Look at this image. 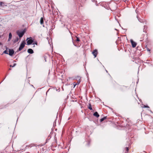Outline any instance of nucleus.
Returning a JSON list of instances; mask_svg holds the SVG:
<instances>
[{
  "label": "nucleus",
  "instance_id": "423d86ee",
  "mask_svg": "<svg viewBox=\"0 0 153 153\" xmlns=\"http://www.w3.org/2000/svg\"><path fill=\"white\" fill-rule=\"evenodd\" d=\"M9 54L11 56L13 55L14 53V51L13 50H9Z\"/></svg>",
  "mask_w": 153,
  "mask_h": 153
},
{
  "label": "nucleus",
  "instance_id": "ddd939ff",
  "mask_svg": "<svg viewBox=\"0 0 153 153\" xmlns=\"http://www.w3.org/2000/svg\"><path fill=\"white\" fill-rule=\"evenodd\" d=\"M19 39L18 38H17L15 40H14V43H16V42H18V41H19Z\"/></svg>",
  "mask_w": 153,
  "mask_h": 153
},
{
  "label": "nucleus",
  "instance_id": "6ab92c4d",
  "mask_svg": "<svg viewBox=\"0 0 153 153\" xmlns=\"http://www.w3.org/2000/svg\"><path fill=\"white\" fill-rule=\"evenodd\" d=\"M3 4V3L2 2H0V6H2V4Z\"/></svg>",
  "mask_w": 153,
  "mask_h": 153
},
{
  "label": "nucleus",
  "instance_id": "0eeeda50",
  "mask_svg": "<svg viewBox=\"0 0 153 153\" xmlns=\"http://www.w3.org/2000/svg\"><path fill=\"white\" fill-rule=\"evenodd\" d=\"M27 52L30 54H32L33 53V51L31 49L29 48L27 50Z\"/></svg>",
  "mask_w": 153,
  "mask_h": 153
},
{
  "label": "nucleus",
  "instance_id": "412c9836",
  "mask_svg": "<svg viewBox=\"0 0 153 153\" xmlns=\"http://www.w3.org/2000/svg\"><path fill=\"white\" fill-rule=\"evenodd\" d=\"M147 51H150V50H149V49H147Z\"/></svg>",
  "mask_w": 153,
  "mask_h": 153
},
{
  "label": "nucleus",
  "instance_id": "1a4fd4ad",
  "mask_svg": "<svg viewBox=\"0 0 153 153\" xmlns=\"http://www.w3.org/2000/svg\"><path fill=\"white\" fill-rule=\"evenodd\" d=\"M12 37V35L11 33H10L9 34V38L8 39V41H10V39H11Z\"/></svg>",
  "mask_w": 153,
  "mask_h": 153
},
{
  "label": "nucleus",
  "instance_id": "2eb2a0df",
  "mask_svg": "<svg viewBox=\"0 0 153 153\" xmlns=\"http://www.w3.org/2000/svg\"><path fill=\"white\" fill-rule=\"evenodd\" d=\"M3 53L8 54V51H7V50H5V51H4Z\"/></svg>",
  "mask_w": 153,
  "mask_h": 153
},
{
  "label": "nucleus",
  "instance_id": "20e7f679",
  "mask_svg": "<svg viewBox=\"0 0 153 153\" xmlns=\"http://www.w3.org/2000/svg\"><path fill=\"white\" fill-rule=\"evenodd\" d=\"M33 42V41L32 39H29L27 41V45H30Z\"/></svg>",
  "mask_w": 153,
  "mask_h": 153
},
{
  "label": "nucleus",
  "instance_id": "f257e3e1",
  "mask_svg": "<svg viewBox=\"0 0 153 153\" xmlns=\"http://www.w3.org/2000/svg\"><path fill=\"white\" fill-rule=\"evenodd\" d=\"M17 34L19 36V37H22L24 34L25 32L24 31H17Z\"/></svg>",
  "mask_w": 153,
  "mask_h": 153
},
{
  "label": "nucleus",
  "instance_id": "7ed1b4c3",
  "mask_svg": "<svg viewBox=\"0 0 153 153\" xmlns=\"http://www.w3.org/2000/svg\"><path fill=\"white\" fill-rule=\"evenodd\" d=\"M130 41L132 47L133 48H135L136 47L137 45V43L133 41L132 40H131Z\"/></svg>",
  "mask_w": 153,
  "mask_h": 153
},
{
  "label": "nucleus",
  "instance_id": "4468645a",
  "mask_svg": "<svg viewBox=\"0 0 153 153\" xmlns=\"http://www.w3.org/2000/svg\"><path fill=\"white\" fill-rule=\"evenodd\" d=\"M106 118V117H104L101 119H100V121L101 122H102L103 120H104Z\"/></svg>",
  "mask_w": 153,
  "mask_h": 153
},
{
  "label": "nucleus",
  "instance_id": "4be33fe9",
  "mask_svg": "<svg viewBox=\"0 0 153 153\" xmlns=\"http://www.w3.org/2000/svg\"><path fill=\"white\" fill-rule=\"evenodd\" d=\"M138 20H139V21L140 22H141L140 20L139 19H138Z\"/></svg>",
  "mask_w": 153,
  "mask_h": 153
},
{
  "label": "nucleus",
  "instance_id": "dca6fc26",
  "mask_svg": "<svg viewBox=\"0 0 153 153\" xmlns=\"http://www.w3.org/2000/svg\"><path fill=\"white\" fill-rule=\"evenodd\" d=\"M76 37V41L79 42L80 41V40L79 39V38L77 37Z\"/></svg>",
  "mask_w": 153,
  "mask_h": 153
},
{
  "label": "nucleus",
  "instance_id": "6e6552de",
  "mask_svg": "<svg viewBox=\"0 0 153 153\" xmlns=\"http://www.w3.org/2000/svg\"><path fill=\"white\" fill-rule=\"evenodd\" d=\"M93 115L94 116H95L97 117H99V115L98 114V113L97 112H95L94 114Z\"/></svg>",
  "mask_w": 153,
  "mask_h": 153
},
{
  "label": "nucleus",
  "instance_id": "9d476101",
  "mask_svg": "<svg viewBox=\"0 0 153 153\" xmlns=\"http://www.w3.org/2000/svg\"><path fill=\"white\" fill-rule=\"evenodd\" d=\"M80 82V79H79V80L75 84H74V83H75V82H74L73 83V84L74 85V88L76 85L79 84V83Z\"/></svg>",
  "mask_w": 153,
  "mask_h": 153
},
{
  "label": "nucleus",
  "instance_id": "f03ea898",
  "mask_svg": "<svg viewBox=\"0 0 153 153\" xmlns=\"http://www.w3.org/2000/svg\"><path fill=\"white\" fill-rule=\"evenodd\" d=\"M25 42L24 41L22 42L19 48V51H21L25 47Z\"/></svg>",
  "mask_w": 153,
  "mask_h": 153
},
{
  "label": "nucleus",
  "instance_id": "aec40b11",
  "mask_svg": "<svg viewBox=\"0 0 153 153\" xmlns=\"http://www.w3.org/2000/svg\"><path fill=\"white\" fill-rule=\"evenodd\" d=\"M126 151H128V147H126Z\"/></svg>",
  "mask_w": 153,
  "mask_h": 153
},
{
  "label": "nucleus",
  "instance_id": "9b49d317",
  "mask_svg": "<svg viewBox=\"0 0 153 153\" xmlns=\"http://www.w3.org/2000/svg\"><path fill=\"white\" fill-rule=\"evenodd\" d=\"M43 22H44V20H43V18L42 17L40 19V23L41 25H42L43 23Z\"/></svg>",
  "mask_w": 153,
  "mask_h": 153
},
{
  "label": "nucleus",
  "instance_id": "f8f14e48",
  "mask_svg": "<svg viewBox=\"0 0 153 153\" xmlns=\"http://www.w3.org/2000/svg\"><path fill=\"white\" fill-rule=\"evenodd\" d=\"M88 106V108L90 110H92L93 109L91 107V104L90 103L89 104Z\"/></svg>",
  "mask_w": 153,
  "mask_h": 153
},
{
  "label": "nucleus",
  "instance_id": "5701e85b",
  "mask_svg": "<svg viewBox=\"0 0 153 153\" xmlns=\"http://www.w3.org/2000/svg\"><path fill=\"white\" fill-rule=\"evenodd\" d=\"M11 68H10L9 69V70H11Z\"/></svg>",
  "mask_w": 153,
  "mask_h": 153
},
{
  "label": "nucleus",
  "instance_id": "f3484780",
  "mask_svg": "<svg viewBox=\"0 0 153 153\" xmlns=\"http://www.w3.org/2000/svg\"><path fill=\"white\" fill-rule=\"evenodd\" d=\"M16 65V64H14L13 65H10V66L11 67H14Z\"/></svg>",
  "mask_w": 153,
  "mask_h": 153
},
{
  "label": "nucleus",
  "instance_id": "a211bd4d",
  "mask_svg": "<svg viewBox=\"0 0 153 153\" xmlns=\"http://www.w3.org/2000/svg\"><path fill=\"white\" fill-rule=\"evenodd\" d=\"M33 44H36V45H37V43L36 42H34L33 43Z\"/></svg>",
  "mask_w": 153,
  "mask_h": 153
},
{
  "label": "nucleus",
  "instance_id": "39448f33",
  "mask_svg": "<svg viewBox=\"0 0 153 153\" xmlns=\"http://www.w3.org/2000/svg\"><path fill=\"white\" fill-rule=\"evenodd\" d=\"M92 54L95 57H96L97 56V50H95L93 51L92 52Z\"/></svg>",
  "mask_w": 153,
  "mask_h": 153
},
{
  "label": "nucleus",
  "instance_id": "b1692460",
  "mask_svg": "<svg viewBox=\"0 0 153 153\" xmlns=\"http://www.w3.org/2000/svg\"><path fill=\"white\" fill-rule=\"evenodd\" d=\"M145 107H148L145 106Z\"/></svg>",
  "mask_w": 153,
  "mask_h": 153
}]
</instances>
